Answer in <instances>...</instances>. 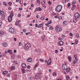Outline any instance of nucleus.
<instances>
[{"label": "nucleus", "mask_w": 80, "mask_h": 80, "mask_svg": "<svg viewBox=\"0 0 80 80\" xmlns=\"http://www.w3.org/2000/svg\"><path fill=\"white\" fill-rule=\"evenodd\" d=\"M29 34H30V32H28V33H26V35H29Z\"/></svg>", "instance_id": "864d4df0"}, {"label": "nucleus", "mask_w": 80, "mask_h": 80, "mask_svg": "<svg viewBox=\"0 0 80 80\" xmlns=\"http://www.w3.org/2000/svg\"><path fill=\"white\" fill-rule=\"evenodd\" d=\"M38 66V63H36V64H35V65L34 66V67L33 68L34 69L36 68V67H37V66Z\"/></svg>", "instance_id": "7c9ffc66"}, {"label": "nucleus", "mask_w": 80, "mask_h": 80, "mask_svg": "<svg viewBox=\"0 0 80 80\" xmlns=\"http://www.w3.org/2000/svg\"><path fill=\"white\" fill-rule=\"evenodd\" d=\"M26 68H28V69H30V66H28V67H26Z\"/></svg>", "instance_id": "3c124183"}, {"label": "nucleus", "mask_w": 80, "mask_h": 80, "mask_svg": "<svg viewBox=\"0 0 80 80\" xmlns=\"http://www.w3.org/2000/svg\"><path fill=\"white\" fill-rule=\"evenodd\" d=\"M61 37H62V38H65V35H64L63 34H61Z\"/></svg>", "instance_id": "4c0bfd02"}, {"label": "nucleus", "mask_w": 80, "mask_h": 80, "mask_svg": "<svg viewBox=\"0 0 80 80\" xmlns=\"http://www.w3.org/2000/svg\"><path fill=\"white\" fill-rule=\"evenodd\" d=\"M68 60H69V62H72V57L71 56H68Z\"/></svg>", "instance_id": "4468645a"}, {"label": "nucleus", "mask_w": 80, "mask_h": 80, "mask_svg": "<svg viewBox=\"0 0 80 80\" xmlns=\"http://www.w3.org/2000/svg\"><path fill=\"white\" fill-rule=\"evenodd\" d=\"M72 3H73V4H75V3H76V2H75V1H73L72 2Z\"/></svg>", "instance_id": "a19ab883"}, {"label": "nucleus", "mask_w": 80, "mask_h": 80, "mask_svg": "<svg viewBox=\"0 0 80 80\" xmlns=\"http://www.w3.org/2000/svg\"><path fill=\"white\" fill-rule=\"evenodd\" d=\"M36 2L38 3H40V0H36Z\"/></svg>", "instance_id": "f704fd0d"}, {"label": "nucleus", "mask_w": 80, "mask_h": 80, "mask_svg": "<svg viewBox=\"0 0 80 80\" xmlns=\"http://www.w3.org/2000/svg\"><path fill=\"white\" fill-rule=\"evenodd\" d=\"M3 5H5V6H7V3H6V2H3Z\"/></svg>", "instance_id": "58836bf2"}, {"label": "nucleus", "mask_w": 80, "mask_h": 80, "mask_svg": "<svg viewBox=\"0 0 80 80\" xmlns=\"http://www.w3.org/2000/svg\"><path fill=\"white\" fill-rule=\"evenodd\" d=\"M76 37H77V38L79 37V36L78 35V34H76Z\"/></svg>", "instance_id": "09e8293b"}, {"label": "nucleus", "mask_w": 80, "mask_h": 80, "mask_svg": "<svg viewBox=\"0 0 80 80\" xmlns=\"http://www.w3.org/2000/svg\"><path fill=\"white\" fill-rule=\"evenodd\" d=\"M1 25H2V23H1V21L0 20V28H1Z\"/></svg>", "instance_id": "49530a36"}, {"label": "nucleus", "mask_w": 80, "mask_h": 80, "mask_svg": "<svg viewBox=\"0 0 80 80\" xmlns=\"http://www.w3.org/2000/svg\"><path fill=\"white\" fill-rule=\"evenodd\" d=\"M18 17H21V14L20 13H19L18 14Z\"/></svg>", "instance_id": "ea45409f"}, {"label": "nucleus", "mask_w": 80, "mask_h": 80, "mask_svg": "<svg viewBox=\"0 0 80 80\" xmlns=\"http://www.w3.org/2000/svg\"><path fill=\"white\" fill-rule=\"evenodd\" d=\"M31 7H33V4H31Z\"/></svg>", "instance_id": "338daca9"}, {"label": "nucleus", "mask_w": 80, "mask_h": 80, "mask_svg": "<svg viewBox=\"0 0 80 80\" xmlns=\"http://www.w3.org/2000/svg\"><path fill=\"white\" fill-rule=\"evenodd\" d=\"M43 23H41L40 24H39V25H38V27H42L43 26Z\"/></svg>", "instance_id": "6ab92c4d"}, {"label": "nucleus", "mask_w": 80, "mask_h": 80, "mask_svg": "<svg viewBox=\"0 0 80 80\" xmlns=\"http://www.w3.org/2000/svg\"><path fill=\"white\" fill-rule=\"evenodd\" d=\"M54 29H55V31L57 32H59L62 30V28L59 27V25H57L56 27H55Z\"/></svg>", "instance_id": "20e7f679"}, {"label": "nucleus", "mask_w": 80, "mask_h": 80, "mask_svg": "<svg viewBox=\"0 0 80 80\" xmlns=\"http://www.w3.org/2000/svg\"><path fill=\"white\" fill-rule=\"evenodd\" d=\"M56 76L57 75L56 74V73L55 72H53V73H52V76Z\"/></svg>", "instance_id": "2f4dec72"}, {"label": "nucleus", "mask_w": 80, "mask_h": 80, "mask_svg": "<svg viewBox=\"0 0 80 80\" xmlns=\"http://www.w3.org/2000/svg\"><path fill=\"white\" fill-rule=\"evenodd\" d=\"M73 36L72 34V33H70V36Z\"/></svg>", "instance_id": "4d7b16f0"}, {"label": "nucleus", "mask_w": 80, "mask_h": 80, "mask_svg": "<svg viewBox=\"0 0 80 80\" xmlns=\"http://www.w3.org/2000/svg\"><path fill=\"white\" fill-rule=\"evenodd\" d=\"M67 69H68L67 67V65H66L65 64H62V69H63V70H65Z\"/></svg>", "instance_id": "6e6552de"}, {"label": "nucleus", "mask_w": 80, "mask_h": 80, "mask_svg": "<svg viewBox=\"0 0 80 80\" xmlns=\"http://www.w3.org/2000/svg\"><path fill=\"white\" fill-rule=\"evenodd\" d=\"M62 8H63V7L62 5H58L56 7L55 11H56L57 13H59L62 11Z\"/></svg>", "instance_id": "f257e3e1"}, {"label": "nucleus", "mask_w": 80, "mask_h": 80, "mask_svg": "<svg viewBox=\"0 0 80 80\" xmlns=\"http://www.w3.org/2000/svg\"><path fill=\"white\" fill-rule=\"evenodd\" d=\"M45 16H42V17H41L40 18V20H45Z\"/></svg>", "instance_id": "b1692460"}, {"label": "nucleus", "mask_w": 80, "mask_h": 80, "mask_svg": "<svg viewBox=\"0 0 80 80\" xmlns=\"http://www.w3.org/2000/svg\"><path fill=\"white\" fill-rule=\"evenodd\" d=\"M22 74H24V73L25 72V70H24V69H22Z\"/></svg>", "instance_id": "cd10ccee"}, {"label": "nucleus", "mask_w": 80, "mask_h": 80, "mask_svg": "<svg viewBox=\"0 0 80 80\" xmlns=\"http://www.w3.org/2000/svg\"><path fill=\"white\" fill-rule=\"evenodd\" d=\"M77 21H76V20H73V21H72V22H74V23H76V22Z\"/></svg>", "instance_id": "bf43d9fd"}, {"label": "nucleus", "mask_w": 80, "mask_h": 80, "mask_svg": "<svg viewBox=\"0 0 80 80\" xmlns=\"http://www.w3.org/2000/svg\"><path fill=\"white\" fill-rule=\"evenodd\" d=\"M68 7H70V3H68Z\"/></svg>", "instance_id": "5fc2aeb1"}, {"label": "nucleus", "mask_w": 80, "mask_h": 80, "mask_svg": "<svg viewBox=\"0 0 80 80\" xmlns=\"http://www.w3.org/2000/svg\"><path fill=\"white\" fill-rule=\"evenodd\" d=\"M2 20H5V15H2Z\"/></svg>", "instance_id": "c85d7f7f"}, {"label": "nucleus", "mask_w": 80, "mask_h": 80, "mask_svg": "<svg viewBox=\"0 0 80 80\" xmlns=\"http://www.w3.org/2000/svg\"><path fill=\"white\" fill-rule=\"evenodd\" d=\"M51 23V21H49V22H48V24H50Z\"/></svg>", "instance_id": "8fccbe9b"}, {"label": "nucleus", "mask_w": 80, "mask_h": 80, "mask_svg": "<svg viewBox=\"0 0 80 80\" xmlns=\"http://www.w3.org/2000/svg\"><path fill=\"white\" fill-rule=\"evenodd\" d=\"M38 27V25H37V24H35V27L37 28Z\"/></svg>", "instance_id": "052dcab7"}, {"label": "nucleus", "mask_w": 80, "mask_h": 80, "mask_svg": "<svg viewBox=\"0 0 80 80\" xmlns=\"http://www.w3.org/2000/svg\"><path fill=\"white\" fill-rule=\"evenodd\" d=\"M13 13H11L10 14L9 17H13Z\"/></svg>", "instance_id": "c9c22d12"}, {"label": "nucleus", "mask_w": 80, "mask_h": 80, "mask_svg": "<svg viewBox=\"0 0 80 80\" xmlns=\"http://www.w3.org/2000/svg\"><path fill=\"white\" fill-rule=\"evenodd\" d=\"M0 15H3V12L0 10Z\"/></svg>", "instance_id": "a878e982"}, {"label": "nucleus", "mask_w": 80, "mask_h": 80, "mask_svg": "<svg viewBox=\"0 0 80 80\" xmlns=\"http://www.w3.org/2000/svg\"><path fill=\"white\" fill-rule=\"evenodd\" d=\"M2 46H3L4 48L7 47V43H6V42H3V43H2Z\"/></svg>", "instance_id": "2eb2a0df"}, {"label": "nucleus", "mask_w": 80, "mask_h": 80, "mask_svg": "<svg viewBox=\"0 0 80 80\" xmlns=\"http://www.w3.org/2000/svg\"><path fill=\"white\" fill-rule=\"evenodd\" d=\"M8 52L9 53V54H12V52H11V50H8L7 51H5V52H4V53H5L6 54H7Z\"/></svg>", "instance_id": "9d476101"}, {"label": "nucleus", "mask_w": 80, "mask_h": 80, "mask_svg": "<svg viewBox=\"0 0 80 80\" xmlns=\"http://www.w3.org/2000/svg\"><path fill=\"white\" fill-rule=\"evenodd\" d=\"M74 43H76V45L78 43V42H77V40L76 39L74 40Z\"/></svg>", "instance_id": "473e14b6"}, {"label": "nucleus", "mask_w": 80, "mask_h": 80, "mask_svg": "<svg viewBox=\"0 0 80 80\" xmlns=\"http://www.w3.org/2000/svg\"><path fill=\"white\" fill-rule=\"evenodd\" d=\"M6 75H7V77H10V74L9 73H7Z\"/></svg>", "instance_id": "c03bdc74"}, {"label": "nucleus", "mask_w": 80, "mask_h": 80, "mask_svg": "<svg viewBox=\"0 0 80 80\" xmlns=\"http://www.w3.org/2000/svg\"><path fill=\"white\" fill-rule=\"evenodd\" d=\"M47 63V65H50V64L51 63V59H49L48 60H45V63Z\"/></svg>", "instance_id": "423d86ee"}, {"label": "nucleus", "mask_w": 80, "mask_h": 80, "mask_svg": "<svg viewBox=\"0 0 80 80\" xmlns=\"http://www.w3.org/2000/svg\"><path fill=\"white\" fill-rule=\"evenodd\" d=\"M41 5H45V1L44 0L43 1H42L41 2Z\"/></svg>", "instance_id": "a211bd4d"}, {"label": "nucleus", "mask_w": 80, "mask_h": 80, "mask_svg": "<svg viewBox=\"0 0 80 80\" xmlns=\"http://www.w3.org/2000/svg\"><path fill=\"white\" fill-rule=\"evenodd\" d=\"M23 10V8H19V10L21 11V10Z\"/></svg>", "instance_id": "de8ad7c7"}, {"label": "nucleus", "mask_w": 80, "mask_h": 80, "mask_svg": "<svg viewBox=\"0 0 80 80\" xmlns=\"http://www.w3.org/2000/svg\"><path fill=\"white\" fill-rule=\"evenodd\" d=\"M58 19H62V18L61 16H58Z\"/></svg>", "instance_id": "79ce46f5"}, {"label": "nucleus", "mask_w": 80, "mask_h": 80, "mask_svg": "<svg viewBox=\"0 0 80 80\" xmlns=\"http://www.w3.org/2000/svg\"><path fill=\"white\" fill-rule=\"evenodd\" d=\"M63 44H64V43L63 42L60 41L58 42V45L62 46V45H63Z\"/></svg>", "instance_id": "9b49d317"}, {"label": "nucleus", "mask_w": 80, "mask_h": 80, "mask_svg": "<svg viewBox=\"0 0 80 80\" xmlns=\"http://www.w3.org/2000/svg\"><path fill=\"white\" fill-rule=\"evenodd\" d=\"M30 43H28L24 44V49L25 50H27L29 49V48H30Z\"/></svg>", "instance_id": "7ed1b4c3"}, {"label": "nucleus", "mask_w": 80, "mask_h": 80, "mask_svg": "<svg viewBox=\"0 0 80 80\" xmlns=\"http://www.w3.org/2000/svg\"><path fill=\"white\" fill-rule=\"evenodd\" d=\"M4 33V32H3V31H0V36H1L3 35V34Z\"/></svg>", "instance_id": "aec40b11"}, {"label": "nucleus", "mask_w": 80, "mask_h": 80, "mask_svg": "<svg viewBox=\"0 0 80 80\" xmlns=\"http://www.w3.org/2000/svg\"><path fill=\"white\" fill-rule=\"evenodd\" d=\"M65 70H66V72H70V71L71 70V69L70 68H68L66 69Z\"/></svg>", "instance_id": "412c9836"}, {"label": "nucleus", "mask_w": 80, "mask_h": 80, "mask_svg": "<svg viewBox=\"0 0 80 80\" xmlns=\"http://www.w3.org/2000/svg\"><path fill=\"white\" fill-rule=\"evenodd\" d=\"M25 67H26V65L25 64V63H22V68H25Z\"/></svg>", "instance_id": "ddd939ff"}, {"label": "nucleus", "mask_w": 80, "mask_h": 80, "mask_svg": "<svg viewBox=\"0 0 80 80\" xmlns=\"http://www.w3.org/2000/svg\"><path fill=\"white\" fill-rule=\"evenodd\" d=\"M40 61H41L42 62H45V61L43 60V59H40Z\"/></svg>", "instance_id": "37998d69"}, {"label": "nucleus", "mask_w": 80, "mask_h": 80, "mask_svg": "<svg viewBox=\"0 0 80 80\" xmlns=\"http://www.w3.org/2000/svg\"><path fill=\"white\" fill-rule=\"evenodd\" d=\"M41 74V73H38L36 74V77H35V79H39V78H40V74Z\"/></svg>", "instance_id": "1a4fd4ad"}, {"label": "nucleus", "mask_w": 80, "mask_h": 80, "mask_svg": "<svg viewBox=\"0 0 80 80\" xmlns=\"http://www.w3.org/2000/svg\"><path fill=\"white\" fill-rule=\"evenodd\" d=\"M48 3L49 4V5H51V2L50 1H49L48 2Z\"/></svg>", "instance_id": "6e6d98bb"}, {"label": "nucleus", "mask_w": 80, "mask_h": 80, "mask_svg": "<svg viewBox=\"0 0 80 80\" xmlns=\"http://www.w3.org/2000/svg\"><path fill=\"white\" fill-rule=\"evenodd\" d=\"M8 3L9 5H12V2H9Z\"/></svg>", "instance_id": "603ef678"}, {"label": "nucleus", "mask_w": 80, "mask_h": 80, "mask_svg": "<svg viewBox=\"0 0 80 80\" xmlns=\"http://www.w3.org/2000/svg\"><path fill=\"white\" fill-rule=\"evenodd\" d=\"M28 79L29 80H32V78L30 77L28 78Z\"/></svg>", "instance_id": "774afa93"}, {"label": "nucleus", "mask_w": 80, "mask_h": 80, "mask_svg": "<svg viewBox=\"0 0 80 80\" xmlns=\"http://www.w3.org/2000/svg\"><path fill=\"white\" fill-rule=\"evenodd\" d=\"M75 5H73L72 7V10H74V9H75Z\"/></svg>", "instance_id": "393cba45"}, {"label": "nucleus", "mask_w": 80, "mask_h": 80, "mask_svg": "<svg viewBox=\"0 0 80 80\" xmlns=\"http://www.w3.org/2000/svg\"><path fill=\"white\" fill-rule=\"evenodd\" d=\"M21 22V21H16V22L15 23V25H17L18 24V23L20 22Z\"/></svg>", "instance_id": "f3484780"}, {"label": "nucleus", "mask_w": 80, "mask_h": 80, "mask_svg": "<svg viewBox=\"0 0 80 80\" xmlns=\"http://www.w3.org/2000/svg\"><path fill=\"white\" fill-rule=\"evenodd\" d=\"M32 61V58H29L28 59V62H30Z\"/></svg>", "instance_id": "dca6fc26"}, {"label": "nucleus", "mask_w": 80, "mask_h": 80, "mask_svg": "<svg viewBox=\"0 0 80 80\" xmlns=\"http://www.w3.org/2000/svg\"><path fill=\"white\" fill-rule=\"evenodd\" d=\"M66 79L67 80H70V77L68 76H66Z\"/></svg>", "instance_id": "72a5a7b5"}, {"label": "nucleus", "mask_w": 80, "mask_h": 80, "mask_svg": "<svg viewBox=\"0 0 80 80\" xmlns=\"http://www.w3.org/2000/svg\"><path fill=\"white\" fill-rule=\"evenodd\" d=\"M37 10H38L39 11H42V9L40 7H38L35 10V12H37Z\"/></svg>", "instance_id": "f8f14e48"}, {"label": "nucleus", "mask_w": 80, "mask_h": 80, "mask_svg": "<svg viewBox=\"0 0 80 80\" xmlns=\"http://www.w3.org/2000/svg\"><path fill=\"white\" fill-rule=\"evenodd\" d=\"M8 31H9V32H10V33H11L12 34H14L15 33V30H14V29L12 28H9Z\"/></svg>", "instance_id": "39448f33"}, {"label": "nucleus", "mask_w": 80, "mask_h": 80, "mask_svg": "<svg viewBox=\"0 0 80 80\" xmlns=\"http://www.w3.org/2000/svg\"><path fill=\"white\" fill-rule=\"evenodd\" d=\"M27 5V3H24V6H26Z\"/></svg>", "instance_id": "e2e57ef3"}, {"label": "nucleus", "mask_w": 80, "mask_h": 80, "mask_svg": "<svg viewBox=\"0 0 80 80\" xmlns=\"http://www.w3.org/2000/svg\"><path fill=\"white\" fill-rule=\"evenodd\" d=\"M52 14L53 15H56V13H55L54 12L52 13Z\"/></svg>", "instance_id": "13d9d810"}, {"label": "nucleus", "mask_w": 80, "mask_h": 80, "mask_svg": "<svg viewBox=\"0 0 80 80\" xmlns=\"http://www.w3.org/2000/svg\"><path fill=\"white\" fill-rule=\"evenodd\" d=\"M67 22L66 21H64V22H63V26H66L67 25Z\"/></svg>", "instance_id": "4be33fe9"}, {"label": "nucleus", "mask_w": 80, "mask_h": 80, "mask_svg": "<svg viewBox=\"0 0 80 80\" xmlns=\"http://www.w3.org/2000/svg\"><path fill=\"white\" fill-rule=\"evenodd\" d=\"M62 2L63 3H66V0H62Z\"/></svg>", "instance_id": "a18cd8bd"}, {"label": "nucleus", "mask_w": 80, "mask_h": 80, "mask_svg": "<svg viewBox=\"0 0 80 80\" xmlns=\"http://www.w3.org/2000/svg\"><path fill=\"white\" fill-rule=\"evenodd\" d=\"M8 73L7 71H3V72H2V74H6L8 73Z\"/></svg>", "instance_id": "c756f323"}, {"label": "nucleus", "mask_w": 80, "mask_h": 80, "mask_svg": "<svg viewBox=\"0 0 80 80\" xmlns=\"http://www.w3.org/2000/svg\"><path fill=\"white\" fill-rule=\"evenodd\" d=\"M8 9V10H12V8H11V7H9Z\"/></svg>", "instance_id": "69168bd1"}, {"label": "nucleus", "mask_w": 80, "mask_h": 80, "mask_svg": "<svg viewBox=\"0 0 80 80\" xmlns=\"http://www.w3.org/2000/svg\"><path fill=\"white\" fill-rule=\"evenodd\" d=\"M19 2L20 4L21 5L23 4V0H19Z\"/></svg>", "instance_id": "5701e85b"}, {"label": "nucleus", "mask_w": 80, "mask_h": 80, "mask_svg": "<svg viewBox=\"0 0 80 80\" xmlns=\"http://www.w3.org/2000/svg\"><path fill=\"white\" fill-rule=\"evenodd\" d=\"M11 69L12 70H13L14 69H15V67L14 66H12L11 67Z\"/></svg>", "instance_id": "e433bc0d"}, {"label": "nucleus", "mask_w": 80, "mask_h": 80, "mask_svg": "<svg viewBox=\"0 0 80 80\" xmlns=\"http://www.w3.org/2000/svg\"><path fill=\"white\" fill-rule=\"evenodd\" d=\"M75 45V43H71V45Z\"/></svg>", "instance_id": "680f3d73"}, {"label": "nucleus", "mask_w": 80, "mask_h": 80, "mask_svg": "<svg viewBox=\"0 0 80 80\" xmlns=\"http://www.w3.org/2000/svg\"><path fill=\"white\" fill-rule=\"evenodd\" d=\"M46 26H47V27H49V25L48 24L46 25Z\"/></svg>", "instance_id": "0e129e2a"}, {"label": "nucleus", "mask_w": 80, "mask_h": 80, "mask_svg": "<svg viewBox=\"0 0 80 80\" xmlns=\"http://www.w3.org/2000/svg\"><path fill=\"white\" fill-rule=\"evenodd\" d=\"M74 16L75 18H76L77 19H78L79 18H80V14L78 12L75 13Z\"/></svg>", "instance_id": "0eeeda50"}, {"label": "nucleus", "mask_w": 80, "mask_h": 80, "mask_svg": "<svg viewBox=\"0 0 80 80\" xmlns=\"http://www.w3.org/2000/svg\"><path fill=\"white\" fill-rule=\"evenodd\" d=\"M74 58H76V59H74V61H72V66H75V63H76V62H77V56L75 55H74Z\"/></svg>", "instance_id": "f03ea898"}, {"label": "nucleus", "mask_w": 80, "mask_h": 80, "mask_svg": "<svg viewBox=\"0 0 80 80\" xmlns=\"http://www.w3.org/2000/svg\"><path fill=\"white\" fill-rule=\"evenodd\" d=\"M8 18V20H12V18L10 16H9Z\"/></svg>", "instance_id": "bb28decb"}]
</instances>
